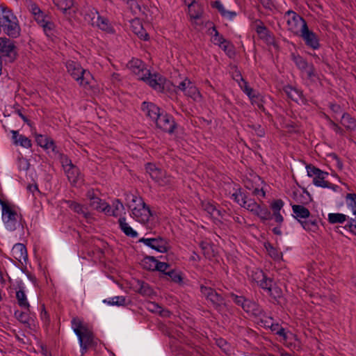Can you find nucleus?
Returning a JSON list of instances; mask_svg holds the SVG:
<instances>
[{
  "instance_id": "f257e3e1",
  "label": "nucleus",
  "mask_w": 356,
  "mask_h": 356,
  "mask_svg": "<svg viewBox=\"0 0 356 356\" xmlns=\"http://www.w3.org/2000/svg\"><path fill=\"white\" fill-rule=\"evenodd\" d=\"M1 218L7 230L15 231L21 226L22 215L18 213L15 205L0 198Z\"/></svg>"
},
{
  "instance_id": "f03ea898",
  "label": "nucleus",
  "mask_w": 356,
  "mask_h": 356,
  "mask_svg": "<svg viewBox=\"0 0 356 356\" xmlns=\"http://www.w3.org/2000/svg\"><path fill=\"white\" fill-rule=\"evenodd\" d=\"M131 202L129 208L131 210V216L140 223H146L149 220L152 213L149 207L144 202L140 197L131 195Z\"/></svg>"
},
{
  "instance_id": "7ed1b4c3",
  "label": "nucleus",
  "mask_w": 356,
  "mask_h": 356,
  "mask_svg": "<svg viewBox=\"0 0 356 356\" xmlns=\"http://www.w3.org/2000/svg\"><path fill=\"white\" fill-rule=\"evenodd\" d=\"M65 66L67 72L81 86L86 87L90 84L92 76L88 70L83 69L80 63L67 60Z\"/></svg>"
},
{
  "instance_id": "20e7f679",
  "label": "nucleus",
  "mask_w": 356,
  "mask_h": 356,
  "mask_svg": "<svg viewBox=\"0 0 356 356\" xmlns=\"http://www.w3.org/2000/svg\"><path fill=\"white\" fill-rule=\"evenodd\" d=\"M293 217L301 224L304 229L308 232H316L318 229L316 219H308L310 216V211L302 205H292Z\"/></svg>"
},
{
  "instance_id": "39448f33",
  "label": "nucleus",
  "mask_w": 356,
  "mask_h": 356,
  "mask_svg": "<svg viewBox=\"0 0 356 356\" xmlns=\"http://www.w3.org/2000/svg\"><path fill=\"white\" fill-rule=\"evenodd\" d=\"M306 169L307 175L310 177H314L313 184L316 186L330 188L335 192L338 191L339 188V186L325 180L326 177L328 176V172L323 171L312 164L307 165Z\"/></svg>"
},
{
  "instance_id": "423d86ee",
  "label": "nucleus",
  "mask_w": 356,
  "mask_h": 356,
  "mask_svg": "<svg viewBox=\"0 0 356 356\" xmlns=\"http://www.w3.org/2000/svg\"><path fill=\"white\" fill-rule=\"evenodd\" d=\"M284 18L286 21L288 30L296 35L299 34L304 24H307L303 17L291 10L284 13Z\"/></svg>"
},
{
  "instance_id": "0eeeda50",
  "label": "nucleus",
  "mask_w": 356,
  "mask_h": 356,
  "mask_svg": "<svg viewBox=\"0 0 356 356\" xmlns=\"http://www.w3.org/2000/svg\"><path fill=\"white\" fill-rule=\"evenodd\" d=\"M146 170L149 174L151 178L159 186H165L172 184V178L168 175L165 171L157 168L154 164L147 163L146 165Z\"/></svg>"
},
{
  "instance_id": "6e6552de",
  "label": "nucleus",
  "mask_w": 356,
  "mask_h": 356,
  "mask_svg": "<svg viewBox=\"0 0 356 356\" xmlns=\"http://www.w3.org/2000/svg\"><path fill=\"white\" fill-rule=\"evenodd\" d=\"M86 20L93 26H97L101 30L107 33H113V29L107 18L99 15L97 10H91L90 13L86 14Z\"/></svg>"
},
{
  "instance_id": "1a4fd4ad",
  "label": "nucleus",
  "mask_w": 356,
  "mask_h": 356,
  "mask_svg": "<svg viewBox=\"0 0 356 356\" xmlns=\"http://www.w3.org/2000/svg\"><path fill=\"white\" fill-rule=\"evenodd\" d=\"M346 202L347 206L352 210L355 218H349L345 226L341 227L356 235V194L348 193L346 196ZM340 227H337V229H339Z\"/></svg>"
},
{
  "instance_id": "9d476101",
  "label": "nucleus",
  "mask_w": 356,
  "mask_h": 356,
  "mask_svg": "<svg viewBox=\"0 0 356 356\" xmlns=\"http://www.w3.org/2000/svg\"><path fill=\"white\" fill-rule=\"evenodd\" d=\"M155 122L157 128L170 134H173L177 128L174 118L164 111H162Z\"/></svg>"
},
{
  "instance_id": "9b49d317",
  "label": "nucleus",
  "mask_w": 356,
  "mask_h": 356,
  "mask_svg": "<svg viewBox=\"0 0 356 356\" xmlns=\"http://www.w3.org/2000/svg\"><path fill=\"white\" fill-rule=\"evenodd\" d=\"M200 291L206 298L211 302L213 307L220 311L225 305V300L223 297L218 293L215 290L210 287L203 285L200 286Z\"/></svg>"
},
{
  "instance_id": "f8f14e48",
  "label": "nucleus",
  "mask_w": 356,
  "mask_h": 356,
  "mask_svg": "<svg viewBox=\"0 0 356 356\" xmlns=\"http://www.w3.org/2000/svg\"><path fill=\"white\" fill-rule=\"evenodd\" d=\"M298 36L302 38L307 47L316 50L321 47L318 36L312 31L309 30L307 24H304L303 28Z\"/></svg>"
},
{
  "instance_id": "ddd939ff",
  "label": "nucleus",
  "mask_w": 356,
  "mask_h": 356,
  "mask_svg": "<svg viewBox=\"0 0 356 356\" xmlns=\"http://www.w3.org/2000/svg\"><path fill=\"white\" fill-rule=\"evenodd\" d=\"M141 79L146 81L149 86L158 92H163L164 90V84L165 79L159 74H151L147 70Z\"/></svg>"
},
{
  "instance_id": "4468645a",
  "label": "nucleus",
  "mask_w": 356,
  "mask_h": 356,
  "mask_svg": "<svg viewBox=\"0 0 356 356\" xmlns=\"http://www.w3.org/2000/svg\"><path fill=\"white\" fill-rule=\"evenodd\" d=\"M81 347V355H83L87 351L94 348L97 343L95 341V336L90 330H84L80 335L77 336Z\"/></svg>"
},
{
  "instance_id": "2eb2a0df",
  "label": "nucleus",
  "mask_w": 356,
  "mask_h": 356,
  "mask_svg": "<svg viewBox=\"0 0 356 356\" xmlns=\"http://www.w3.org/2000/svg\"><path fill=\"white\" fill-rule=\"evenodd\" d=\"M0 54L8 57L10 61H13L17 56L15 42L9 38H0Z\"/></svg>"
},
{
  "instance_id": "dca6fc26",
  "label": "nucleus",
  "mask_w": 356,
  "mask_h": 356,
  "mask_svg": "<svg viewBox=\"0 0 356 356\" xmlns=\"http://www.w3.org/2000/svg\"><path fill=\"white\" fill-rule=\"evenodd\" d=\"M139 241L159 252H167L169 250L168 242L161 237L142 238Z\"/></svg>"
},
{
  "instance_id": "f3484780",
  "label": "nucleus",
  "mask_w": 356,
  "mask_h": 356,
  "mask_svg": "<svg viewBox=\"0 0 356 356\" xmlns=\"http://www.w3.org/2000/svg\"><path fill=\"white\" fill-rule=\"evenodd\" d=\"M38 24L42 28L44 34L51 40L56 38V24L51 19V16L47 14L44 17L37 22Z\"/></svg>"
},
{
  "instance_id": "a211bd4d",
  "label": "nucleus",
  "mask_w": 356,
  "mask_h": 356,
  "mask_svg": "<svg viewBox=\"0 0 356 356\" xmlns=\"http://www.w3.org/2000/svg\"><path fill=\"white\" fill-rule=\"evenodd\" d=\"M13 257L19 261L22 264L26 263L28 259L27 250L25 245L22 243H16L11 250Z\"/></svg>"
},
{
  "instance_id": "6ab92c4d",
  "label": "nucleus",
  "mask_w": 356,
  "mask_h": 356,
  "mask_svg": "<svg viewBox=\"0 0 356 356\" xmlns=\"http://www.w3.org/2000/svg\"><path fill=\"white\" fill-rule=\"evenodd\" d=\"M142 110L145 113L147 116L150 118L154 122L162 112L161 108L156 104L145 102L142 104Z\"/></svg>"
},
{
  "instance_id": "aec40b11",
  "label": "nucleus",
  "mask_w": 356,
  "mask_h": 356,
  "mask_svg": "<svg viewBox=\"0 0 356 356\" xmlns=\"http://www.w3.org/2000/svg\"><path fill=\"white\" fill-rule=\"evenodd\" d=\"M243 310L246 313H248L254 317L261 318V317L264 316V312L263 309L261 307V306L256 302L252 301L250 299L246 302L245 306L243 305Z\"/></svg>"
},
{
  "instance_id": "412c9836",
  "label": "nucleus",
  "mask_w": 356,
  "mask_h": 356,
  "mask_svg": "<svg viewBox=\"0 0 356 356\" xmlns=\"http://www.w3.org/2000/svg\"><path fill=\"white\" fill-rule=\"evenodd\" d=\"M12 140L15 145H19L24 148H31L32 146L31 140L26 136L19 134L18 131L11 130Z\"/></svg>"
},
{
  "instance_id": "4be33fe9",
  "label": "nucleus",
  "mask_w": 356,
  "mask_h": 356,
  "mask_svg": "<svg viewBox=\"0 0 356 356\" xmlns=\"http://www.w3.org/2000/svg\"><path fill=\"white\" fill-rule=\"evenodd\" d=\"M284 204V202L281 199H278L274 200L270 205V207L273 211L272 216L275 222L279 225H281L284 221V218L280 213V211L283 208Z\"/></svg>"
},
{
  "instance_id": "5701e85b",
  "label": "nucleus",
  "mask_w": 356,
  "mask_h": 356,
  "mask_svg": "<svg viewBox=\"0 0 356 356\" xmlns=\"http://www.w3.org/2000/svg\"><path fill=\"white\" fill-rule=\"evenodd\" d=\"M35 141L41 147H43L45 149H51L52 152H56V145L51 138L41 134H36Z\"/></svg>"
},
{
  "instance_id": "b1692460",
  "label": "nucleus",
  "mask_w": 356,
  "mask_h": 356,
  "mask_svg": "<svg viewBox=\"0 0 356 356\" xmlns=\"http://www.w3.org/2000/svg\"><path fill=\"white\" fill-rule=\"evenodd\" d=\"M67 204L68 207L76 212V213L81 215L83 218L86 219H88L90 217V213L88 211V209L85 207L84 206L80 204L78 202L68 200L66 202Z\"/></svg>"
},
{
  "instance_id": "393cba45",
  "label": "nucleus",
  "mask_w": 356,
  "mask_h": 356,
  "mask_svg": "<svg viewBox=\"0 0 356 356\" xmlns=\"http://www.w3.org/2000/svg\"><path fill=\"white\" fill-rule=\"evenodd\" d=\"M86 197L90 200V207L98 211L102 210L103 204L106 202L97 197L93 191H88L86 193Z\"/></svg>"
},
{
  "instance_id": "a878e982",
  "label": "nucleus",
  "mask_w": 356,
  "mask_h": 356,
  "mask_svg": "<svg viewBox=\"0 0 356 356\" xmlns=\"http://www.w3.org/2000/svg\"><path fill=\"white\" fill-rule=\"evenodd\" d=\"M188 14L191 19H197L202 17L203 15V8L200 5H196L195 0H191L188 5Z\"/></svg>"
},
{
  "instance_id": "bb28decb",
  "label": "nucleus",
  "mask_w": 356,
  "mask_h": 356,
  "mask_svg": "<svg viewBox=\"0 0 356 356\" xmlns=\"http://www.w3.org/2000/svg\"><path fill=\"white\" fill-rule=\"evenodd\" d=\"M132 31L141 40L147 41L149 40V35L144 29L138 20H133L131 22Z\"/></svg>"
},
{
  "instance_id": "cd10ccee",
  "label": "nucleus",
  "mask_w": 356,
  "mask_h": 356,
  "mask_svg": "<svg viewBox=\"0 0 356 356\" xmlns=\"http://www.w3.org/2000/svg\"><path fill=\"white\" fill-rule=\"evenodd\" d=\"M240 195L242 202L241 206L254 214V212L257 211L259 204H257L254 200L248 198L245 194H241Z\"/></svg>"
},
{
  "instance_id": "c85d7f7f",
  "label": "nucleus",
  "mask_w": 356,
  "mask_h": 356,
  "mask_svg": "<svg viewBox=\"0 0 356 356\" xmlns=\"http://www.w3.org/2000/svg\"><path fill=\"white\" fill-rule=\"evenodd\" d=\"M119 227L122 232L127 236L136 238L138 233L129 226L124 217H121L118 220Z\"/></svg>"
},
{
  "instance_id": "c756f323",
  "label": "nucleus",
  "mask_w": 356,
  "mask_h": 356,
  "mask_svg": "<svg viewBox=\"0 0 356 356\" xmlns=\"http://www.w3.org/2000/svg\"><path fill=\"white\" fill-rule=\"evenodd\" d=\"M208 34L211 35V40L215 45L221 46L226 42V39L219 33L214 25L208 29Z\"/></svg>"
},
{
  "instance_id": "7c9ffc66",
  "label": "nucleus",
  "mask_w": 356,
  "mask_h": 356,
  "mask_svg": "<svg viewBox=\"0 0 356 356\" xmlns=\"http://www.w3.org/2000/svg\"><path fill=\"white\" fill-rule=\"evenodd\" d=\"M283 90L288 97L295 102H298L302 97V92L301 90L289 85L285 86L283 88Z\"/></svg>"
},
{
  "instance_id": "2f4dec72",
  "label": "nucleus",
  "mask_w": 356,
  "mask_h": 356,
  "mask_svg": "<svg viewBox=\"0 0 356 356\" xmlns=\"http://www.w3.org/2000/svg\"><path fill=\"white\" fill-rule=\"evenodd\" d=\"M341 124L350 131L356 130V120L348 113L343 114L341 119Z\"/></svg>"
},
{
  "instance_id": "473e14b6",
  "label": "nucleus",
  "mask_w": 356,
  "mask_h": 356,
  "mask_svg": "<svg viewBox=\"0 0 356 356\" xmlns=\"http://www.w3.org/2000/svg\"><path fill=\"white\" fill-rule=\"evenodd\" d=\"M350 218L341 213H330L328 214V222L330 224H343L348 221Z\"/></svg>"
},
{
  "instance_id": "72a5a7b5",
  "label": "nucleus",
  "mask_w": 356,
  "mask_h": 356,
  "mask_svg": "<svg viewBox=\"0 0 356 356\" xmlns=\"http://www.w3.org/2000/svg\"><path fill=\"white\" fill-rule=\"evenodd\" d=\"M16 299L17 300L18 305L28 311H29L30 305L27 300L26 296L23 289H19L16 292Z\"/></svg>"
},
{
  "instance_id": "f704fd0d",
  "label": "nucleus",
  "mask_w": 356,
  "mask_h": 356,
  "mask_svg": "<svg viewBox=\"0 0 356 356\" xmlns=\"http://www.w3.org/2000/svg\"><path fill=\"white\" fill-rule=\"evenodd\" d=\"M72 327L76 336L83 332L84 330H88V327L83 324L79 318H73L72 320Z\"/></svg>"
},
{
  "instance_id": "c9c22d12",
  "label": "nucleus",
  "mask_w": 356,
  "mask_h": 356,
  "mask_svg": "<svg viewBox=\"0 0 356 356\" xmlns=\"http://www.w3.org/2000/svg\"><path fill=\"white\" fill-rule=\"evenodd\" d=\"M186 96L191 97L197 102H200L202 99V96L200 92L193 82L191 84V87L188 88Z\"/></svg>"
},
{
  "instance_id": "e433bc0d",
  "label": "nucleus",
  "mask_w": 356,
  "mask_h": 356,
  "mask_svg": "<svg viewBox=\"0 0 356 356\" xmlns=\"http://www.w3.org/2000/svg\"><path fill=\"white\" fill-rule=\"evenodd\" d=\"M65 172L70 182L73 184L77 182L80 173L79 170L75 165H70V167L66 168Z\"/></svg>"
},
{
  "instance_id": "4c0bfd02",
  "label": "nucleus",
  "mask_w": 356,
  "mask_h": 356,
  "mask_svg": "<svg viewBox=\"0 0 356 356\" xmlns=\"http://www.w3.org/2000/svg\"><path fill=\"white\" fill-rule=\"evenodd\" d=\"M254 214L258 216L263 222L273 218L272 213L266 206L261 207L259 205Z\"/></svg>"
},
{
  "instance_id": "58836bf2",
  "label": "nucleus",
  "mask_w": 356,
  "mask_h": 356,
  "mask_svg": "<svg viewBox=\"0 0 356 356\" xmlns=\"http://www.w3.org/2000/svg\"><path fill=\"white\" fill-rule=\"evenodd\" d=\"M29 9L34 16V19L36 22L47 14L44 13L35 3H31L29 6Z\"/></svg>"
},
{
  "instance_id": "ea45409f",
  "label": "nucleus",
  "mask_w": 356,
  "mask_h": 356,
  "mask_svg": "<svg viewBox=\"0 0 356 356\" xmlns=\"http://www.w3.org/2000/svg\"><path fill=\"white\" fill-rule=\"evenodd\" d=\"M202 208L204 211H206L211 216H220V211L217 209L216 205L209 202H203Z\"/></svg>"
},
{
  "instance_id": "a19ab883",
  "label": "nucleus",
  "mask_w": 356,
  "mask_h": 356,
  "mask_svg": "<svg viewBox=\"0 0 356 356\" xmlns=\"http://www.w3.org/2000/svg\"><path fill=\"white\" fill-rule=\"evenodd\" d=\"M55 6L62 10L63 13H65L67 10H69L73 5L72 0H52Z\"/></svg>"
},
{
  "instance_id": "79ce46f5",
  "label": "nucleus",
  "mask_w": 356,
  "mask_h": 356,
  "mask_svg": "<svg viewBox=\"0 0 356 356\" xmlns=\"http://www.w3.org/2000/svg\"><path fill=\"white\" fill-rule=\"evenodd\" d=\"M128 66L135 74H139L140 72L143 74H145L143 62L140 60H132L129 63Z\"/></svg>"
},
{
  "instance_id": "37998d69",
  "label": "nucleus",
  "mask_w": 356,
  "mask_h": 356,
  "mask_svg": "<svg viewBox=\"0 0 356 356\" xmlns=\"http://www.w3.org/2000/svg\"><path fill=\"white\" fill-rule=\"evenodd\" d=\"M292 60L295 63L296 65L301 70H306L308 67V63L302 56L299 55H291Z\"/></svg>"
},
{
  "instance_id": "c03bdc74",
  "label": "nucleus",
  "mask_w": 356,
  "mask_h": 356,
  "mask_svg": "<svg viewBox=\"0 0 356 356\" xmlns=\"http://www.w3.org/2000/svg\"><path fill=\"white\" fill-rule=\"evenodd\" d=\"M138 285L139 286L138 292L140 294L143 296H150L152 293V289L149 284L143 281H138Z\"/></svg>"
},
{
  "instance_id": "a18cd8bd",
  "label": "nucleus",
  "mask_w": 356,
  "mask_h": 356,
  "mask_svg": "<svg viewBox=\"0 0 356 356\" xmlns=\"http://www.w3.org/2000/svg\"><path fill=\"white\" fill-rule=\"evenodd\" d=\"M110 305L124 306L126 305V298L124 296H115L109 300L103 301Z\"/></svg>"
},
{
  "instance_id": "49530a36",
  "label": "nucleus",
  "mask_w": 356,
  "mask_h": 356,
  "mask_svg": "<svg viewBox=\"0 0 356 356\" xmlns=\"http://www.w3.org/2000/svg\"><path fill=\"white\" fill-rule=\"evenodd\" d=\"M156 261L157 259H156L155 257L152 256H147L143 259L142 264L143 266V268L147 270H155V268L154 267H152V266H155Z\"/></svg>"
},
{
  "instance_id": "de8ad7c7",
  "label": "nucleus",
  "mask_w": 356,
  "mask_h": 356,
  "mask_svg": "<svg viewBox=\"0 0 356 356\" xmlns=\"http://www.w3.org/2000/svg\"><path fill=\"white\" fill-rule=\"evenodd\" d=\"M229 297L232 299L234 302L238 306H241L243 309V305L246 304L249 299L245 298L243 296H237L233 293L229 294Z\"/></svg>"
},
{
  "instance_id": "09e8293b",
  "label": "nucleus",
  "mask_w": 356,
  "mask_h": 356,
  "mask_svg": "<svg viewBox=\"0 0 356 356\" xmlns=\"http://www.w3.org/2000/svg\"><path fill=\"white\" fill-rule=\"evenodd\" d=\"M241 79L243 83V86L241 85L242 90L249 97L250 99H253L254 97H257L254 90L248 86V83L241 76Z\"/></svg>"
},
{
  "instance_id": "8fccbe9b",
  "label": "nucleus",
  "mask_w": 356,
  "mask_h": 356,
  "mask_svg": "<svg viewBox=\"0 0 356 356\" xmlns=\"http://www.w3.org/2000/svg\"><path fill=\"white\" fill-rule=\"evenodd\" d=\"M165 275L175 283H181L182 282L183 278L181 273L175 270H170L165 273Z\"/></svg>"
},
{
  "instance_id": "3c124183",
  "label": "nucleus",
  "mask_w": 356,
  "mask_h": 356,
  "mask_svg": "<svg viewBox=\"0 0 356 356\" xmlns=\"http://www.w3.org/2000/svg\"><path fill=\"white\" fill-rule=\"evenodd\" d=\"M267 293L275 300H277L282 296V289L276 285H273Z\"/></svg>"
},
{
  "instance_id": "603ef678",
  "label": "nucleus",
  "mask_w": 356,
  "mask_h": 356,
  "mask_svg": "<svg viewBox=\"0 0 356 356\" xmlns=\"http://www.w3.org/2000/svg\"><path fill=\"white\" fill-rule=\"evenodd\" d=\"M127 6L130 11L134 15H138L141 11V8L138 3L136 0H128Z\"/></svg>"
},
{
  "instance_id": "864d4df0",
  "label": "nucleus",
  "mask_w": 356,
  "mask_h": 356,
  "mask_svg": "<svg viewBox=\"0 0 356 356\" xmlns=\"http://www.w3.org/2000/svg\"><path fill=\"white\" fill-rule=\"evenodd\" d=\"M16 318L24 324H28L29 322V315L27 312L16 311L15 312Z\"/></svg>"
},
{
  "instance_id": "5fc2aeb1",
  "label": "nucleus",
  "mask_w": 356,
  "mask_h": 356,
  "mask_svg": "<svg viewBox=\"0 0 356 356\" xmlns=\"http://www.w3.org/2000/svg\"><path fill=\"white\" fill-rule=\"evenodd\" d=\"M191 83L192 81L189 79L186 78L182 81L179 83L178 86H177V90L183 92L186 95L188 88L191 87Z\"/></svg>"
},
{
  "instance_id": "6e6d98bb",
  "label": "nucleus",
  "mask_w": 356,
  "mask_h": 356,
  "mask_svg": "<svg viewBox=\"0 0 356 356\" xmlns=\"http://www.w3.org/2000/svg\"><path fill=\"white\" fill-rule=\"evenodd\" d=\"M229 57H232L234 55V47L233 45L226 40V42L219 46Z\"/></svg>"
},
{
  "instance_id": "4d7b16f0",
  "label": "nucleus",
  "mask_w": 356,
  "mask_h": 356,
  "mask_svg": "<svg viewBox=\"0 0 356 356\" xmlns=\"http://www.w3.org/2000/svg\"><path fill=\"white\" fill-rule=\"evenodd\" d=\"M266 277V274L261 270L259 269L253 271L252 275V280L257 282V285L259 284V283L262 282Z\"/></svg>"
},
{
  "instance_id": "13d9d810",
  "label": "nucleus",
  "mask_w": 356,
  "mask_h": 356,
  "mask_svg": "<svg viewBox=\"0 0 356 356\" xmlns=\"http://www.w3.org/2000/svg\"><path fill=\"white\" fill-rule=\"evenodd\" d=\"M200 247L201 248L203 254L206 257L209 258L212 256V253L211 251V247L209 243L205 241H201L200 243Z\"/></svg>"
},
{
  "instance_id": "bf43d9fd",
  "label": "nucleus",
  "mask_w": 356,
  "mask_h": 356,
  "mask_svg": "<svg viewBox=\"0 0 356 356\" xmlns=\"http://www.w3.org/2000/svg\"><path fill=\"white\" fill-rule=\"evenodd\" d=\"M103 207L102 208V210L100 211L104 212L106 215L109 216H115L117 217L119 216L118 212H115L112 207L106 202L105 204H103Z\"/></svg>"
},
{
  "instance_id": "052dcab7",
  "label": "nucleus",
  "mask_w": 356,
  "mask_h": 356,
  "mask_svg": "<svg viewBox=\"0 0 356 356\" xmlns=\"http://www.w3.org/2000/svg\"><path fill=\"white\" fill-rule=\"evenodd\" d=\"M266 248L268 252L269 255L274 259H279L282 253L278 252L271 244L268 243L266 245Z\"/></svg>"
},
{
  "instance_id": "680f3d73",
  "label": "nucleus",
  "mask_w": 356,
  "mask_h": 356,
  "mask_svg": "<svg viewBox=\"0 0 356 356\" xmlns=\"http://www.w3.org/2000/svg\"><path fill=\"white\" fill-rule=\"evenodd\" d=\"M273 285V280L272 279L268 277L267 276L266 277L265 279L263 280L262 282H261L259 283V284H258V286H259L261 289L265 290L266 292H268L269 291V289L272 287Z\"/></svg>"
},
{
  "instance_id": "e2e57ef3",
  "label": "nucleus",
  "mask_w": 356,
  "mask_h": 356,
  "mask_svg": "<svg viewBox=\"0 0 356 356\" xmlns=\"http://www.w3.org/2000/svg\"><path fill=\"white\" fill-rule=\"evenodd\" d=\"M18 168L20 171H27L30 167V163L29 160L25 158H19L17 161Z\"/></svg>"
},
{
  "instance_id": "0e129e2a",
  "label": "nucleus",
  "mask_w": 356,
  "mask_h": 356,
  "mask_svg": "<svg viewBox=\"0 0 356 356\" xmlns=\"http://www.w3.org/2000/svg\"><path fill=\"white\" fill-rule=\"evenodd\" d=\"M156 270L161 272L165 275L167 270L170 268V265L165 262H161L157 260L155 266H153Z\"/></svg>"
},
{
  "instance_id": "69168bd1",
  "label": "nucleus",
  "mask_w": 356,
  "mask_h": 356,
  "mask_svg": "<svg viewBox=\"0 0 356 356\" xmlns=\"http://www.w3.org/2000/svg\"><path fill=\"white\" fill-rule=\"evenodd\" d=\"M249 127L255 131L256 134L259 137H263L265 135L264 128L259 124H253Z\"/></svg>"
},
{
  "instance_id": "338daca9",
  "label": "nucleus",
  "mask_w": 356,
  "mask_h": 356,
  "mask_svg": "<svg viewBox=\"0 0 356 356\" xmlns=\"http://www.w3.org/2000/svg\"><path fill=\"white\" fill-rule=\"evenodd\" d=\"M211 6L214 8H216L218 10V12L220 13L222 17L223 15H225L226 9L225 8V7L223 6V5L222 4V3L220 1L217 0V1H213L211 3Z\"/></svg>"
},
{
  "instance_id": "774afa93",
  "label": "nucleus",
  "mask_w": 356,
  "mask_h": 356,
  "mask_svg": "<svg viewBox=\"0 0 356 356\" xmlns=\"http://www.w3.org/2000/svg\"><path fill=\"white\" fill-rule=\"evenodd\" d=\"M211 6L214 8H216L218 10V12L220 13L222 17L223 15H225L226 9L225 8V7L223 6V5L222 4V3L220 1L217 0V1H213L211 3Z\"/></svg>"
}]
</instances>
